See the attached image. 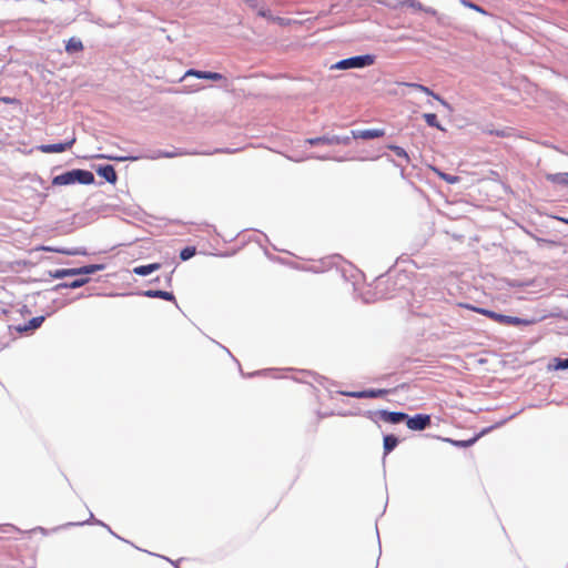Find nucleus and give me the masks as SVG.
<instances>
[{
	"mask_svg": "<svg viewBox=\"0 0 568 568\" xmlns=\"http://www.w3.org/2000/svg\"><path fill=\"white\" fill-rule=\"evenodd\" d=\"M94 175L91 171L83 169H72L65 171L59 175H55L52 179V185L62 186V185H72L75 183L90 185L94 183Z\"/></svg>",
	"mask_w": 568,
	"mask_h": 568,
	"instance_id": "1",
	"label": "nucleus"
},
{
	"mask_svg": "<svg viewBox=\"0 0 568 568\" xmlns=\"http://www.w3.org/2000/svg\"><path fill=\"white\" fill-rule=\"evenodd\" d=\"M375 62L374 54H361L354 55L346 59H342L334 63L332 70H351V69H364L372 65Z\"/></svg>",
	"mask_w": 568,
	"mask_h": 568,
	"instance_id": "2",
	"label": "nucleus"
},
{
	"mask_svg": "<svg viewBox=\"0 0 568 568\" xmlns=\"http://www.w3.org/2000/svg\"><path fill=\"white\" fill-rule=\"evenodd\" d=\"M363 415L375 424L383 420L392 425L404 423L407 417V414L404 412H390L387 409L366 410Z\"/></svg>",
	"mask_w": 568,
	"mask_h": 568,
	"instance_id": "3",
	"label": "nucleus"
},
{
	"mask_svg": "<svg viewBox=\"0 0 568 568\" xmlns=\"http://www.w3.org/2000/svg\"><path fill=\"white\" fill-rule=\"evenodd\" d=\"M105 268L104 264H89L73 268H58L50 271V276L53 278H64L70 276L90 275Z\"/></svg>",
	"mask_w": 568,
	"mask_h": 568,
	"instance_id": "4",
	"label": "nucleus"
},
{
	"mask_svg": "<svg viewBox=\"0 0 568 568\" xmlns=\"http://www.w3.org/2000/svg\"><path fill=\"white\" fill-rule=\"evenodd\" d=\"M473 310L479 314H483V315L496 321L499 324L515 325V326L530 324V321L520 318L517 316L504 315V314H499L494 311L481 308V307H473Z\"/></svg>",
	"mask_w": 568,
	"mask_h": 568,
	"instance_id": "5",
	"label": "nucleus"
},
{
	"mask_svg": "<svg viewBox=\"0 0 568 568\" xmlns=\"http://www.w3.org/2000/svg\"><path fill=\"white\" fill-rule=\"evenodd\" d=\"M305 143L317 146V145H348L351 143V136L345 135H336V134H325L317 138H310L305 140Z\"/></svg>",
	"mask_w": 568,
	"mask_h": 568,
	"instance_id": "6",
	"label": "nucleus"
},
{
	"mask_svg": "<svg viewBox=\"0 0 568 568\" xmlns=\"http://www.w3.org/2000/svg\"><path fill=\"white\" fill-rule=\"evenodd\" d=\"M404 423L410 430H424L432 424L430 415L427 414H416L414 416H409L405 418Z\"/></svg>",
	"mask_w": 568,
	"mask_h": 568,
	"instance_id": "7",
	"label": "nucleus"
},
{
	"mask_svg": "<svg viewBox=\"0 0 568 568\" xmlns=\"http://www.w3.org/2000/svg\"><path fill=\"white\" fill-rule=\"evenodd\" d=\"M77 139L73 135L70 140L53 144H41L38 150L42 153H61L72 148Z\"/></svg>",
	"mask_w": 568,
	"mask_h": 568,
	"instance_id": "8",
	"label": "nucleus"
},
{
	"mask_svg": "<svg viewBox=\"0 0 568 568\" xmlns=\"http://www.w3.org/2000/svg\"><path fill=\"white\" fill-rule=\"evenodd\" d=\"M388 393L387 389H364V390H353V392H339V394L353 397V398H378L383 397Z\"/></svg>",
	"mask_w": 568,
	"mask_h": 568,
	"instance_id": "9",
	"label": "nucleus"
},
{
	"mask_svg": "<svg viewBox=\"0 0 568 568\" xmlns=\"http://www.w3.org/2000/svg\"><path fill=\"white\" fill-rule=\"evenodd\" d=\"M351 134H352L351 140L352 139L373 140V139L384 136L385 130H383V129L352 130Z\"/></svg>",
	"mask_w": 568,
	"mask_h": 568,
	"instance_id": "10",
	"label": "nucleus"
},
{
	"mask_svg": "<svg viewBox=\"0 0 568 568\" xmlns=\"http://www.w3.org/2000/svg\"><path fill=\"white\" fill-rule=\"evenodd\" d=\"M99 176L103 178L106 182L114 184L118 181L115 169L111 164H102L95 168Z\"/></svg>",
	"mask_w": 568,
	"mask_h": 568,
	"instance_id": "11",
	"label": "nucleus"
},
{
	"mask_svg": "<svg viewBox=\"0 0 568 568\" xmlns=\"http://www.w3.org/2000/svg\"><path fill=\"white\" fill-rule=\"evenodd\" d=\"M193 75L199 79H205V80H212V81H220L223 79V75L217 72L212 71H200L195 69H190L185 72V77Z\"/></svg>",
	"mask_w": 568,
	"mask_h": 568,
	"instance_id": "12",
	"label": "nucleus"
},
{
	"mask_svg": "<svg viewBox=\"0 0 568 568\" xmlns=\"http://www.w3.org/2000/svg\"><path fill=\"white\" fill-rule=\"evenodd\" d=\"M145 297L150 298H162L165 301L176 303L175 296L172 292L162 291V290H146L141 293Z\"/></svg>",
	"mask_w": 568,
	"mask_h": 568,
	"instance_id": "13",
	"label": "nucleus"
},
{
	"mask_svg": "<svg viewBox=\"0 0 568 568\" xmlns=\"http://www.w3.org/2000/svg\"><path fill=\"white\" fill-rule=\"evenodd\" d=\"M89 282H90L89 277H79V278H75V280H73L71 282H62V283L57 284L53 287V291L58 292V291L63 290V288L75 290V288H80V287L84 286Z\"/></svg>",
	"mask_w": 568,
	"mask_h": 568,
	"instance_id": "14",
	"label": "nucleus"
},
{
	"mask_svg": "<svg viewBox=\"0 0 568 568\" xmlns=\"http://www.w3.org/2000/svg\"><path fill=\"white\" fill-rule=\"evenodd\" d=\"M185 154H197V152H186V151H181V150H174V151H162V150H159V151H155L152 155H150L149 158L150 159H160V158H168V159H172V158H175V156H181V155H185Z\"/></svg>",
	"mask_w": 568,
	"mask_h": 568,
	"instance_id": "15",
	"label": "nucleus"
},
{
	"mask_svg": "<svg viewBox=\"0 0 568 568\" xmlns=\"http://www.w3.org/2000/svg\"><path fill=\"white\" fill-rule=\"evenodd\" d=\"M161 264L160 263H151L145 265H139L133 268V273L139 276H148L152 274L153 272L160 270Z\"/></svg>",
	"mask_w": 568,
	"mask_h": 568,
	"instance_id": "16",
	"label": "nucleus"
},
{
	"mask_svg": "<svg viewBox=\"0 0 568 568\" xmlns=\"http://www.w3.org/2000/svg\"><path fill=\"white\" fill-rule=\"evenodd\" d=\"M43 322H44V316H36V317H32L31 320H29V322L26 323L24 325L18 326L17 329L21 333L34 331V329L39 328Z\"/></svg>",
	"mask_w": 568,
	"mask_h": 568,
	"instance_id": "17",
	"label": "nucleus"
},
{
	"mask_svg": "<svg viewBox=\"0 0 568 568\" xmlns=\"http://www.w3.org/2000/svg\"><path fill=\"white\" fill-rule=\"evenodd\" d=\"M546 180L558 184L561 186H568V172H560V173H547L545 175Z\"/></svg>",
	"mask_w": 568,
	"mask_h": 568,
	"instance_id": "18",
	"label": "nucleus"
},
{
	"mask_svg": "<svg viewBox=\"0 0 568 568\" xmlns=\"http://www.w3.org/2000/svg\"><path fill=\"white\" fill-rule=\"evenodd\" d=\"M398 443H399V440L395 435H393V434L384 435V437H383L384 455L386 456L389 453H392L397 447Z\"/></svg>",
	"mask_w": 568,
	"mask_h": 568,
	"instance_id": "19",
	"label": "nucleus"
},
{
	"mask_svg": "<svg viewBox=\"0 0 568 568\" xmlns=\"http://www.w3.org/2000/svg\"><path fill=\"white\" fill-rule=\"evenodd\" d=\"M83 50V43L79 38L72 37L65 43V51L69 54H74Z\"/></svg>",
	"mask_w": 568,
	"mask_h": 568,
	"instance_id": "20",
	"label": "nucleus"
},
{
	"mask_svg": "<svg viewBox=\"0 0 568 568\" xmlns=\"http://www.w3.org/2000/svg\"><path fill=\"white\" fill-rule=\"evenodd\" d=\"M43 250L47 252H55V253H61V254L70 255V256L85 254V251L81 250V248H55V247L47 246V247H43Z\"/></svg>",
	"mask_w": 568,
	"mask_h": 568,
	"instance_id": "21",
	"label": "nucleus"
},
{
	"mask_svg": "<svg viewBox=\"0 0 568 568\" xmlns=\"http://www.w3.org/2000/svg\"><path fill=\"white\" fill-rule=\"evenodd\" d=\"M423 119L425 120L428 126L436 128L440 131L444 130V128L438 122L437 115L435 113H424Z\"/></svg>",
	"mask_w": 568,
	"mask_h": 568,
	"instance_id": "22",
	"label": "nucleus"
},
{
	"mask_svg": "<svg viewBox=\"0 0 568 568\" xmlns=\"http://www.w3.org/2000/svg\"><path fill=\"white\" fill-rule=\"evenodd\" d=\"M550 368H554L555 371H565L568 369V357L561 358V357H555L551 361V364L549 365Z\"/></svg>",
	"mask_w": 568,
	"mask_h": 568,
	"instance_id": "23",
	"label": "nucleus"
},
{
	"mask_svg": "<svg viewBox=\"0 0 568 568\" xmlns=\"http://www.w3.org/2000/svg\"><path fill=\"white\" fill-rule=\"evenodd\" d=\"M95 158L98 159H106L110 161H118V162H124V161H136L140 159V156H118V155H106V154H99Z\"/></svg>",
	"mask_w": 568,
	"mask_h": 568,
	"instance_id": "24",
	"label": "nucleus"
},
{
	"mask_svg": "<svg viewBox=\"0 0 568 568\" xmlns=\"http://www.w3.org/2000/svg\"><path fill=\"white\" fill-rule=\"evenodd\" d=\"M446 440L452 443L456 447L467 448V447L473 446L478 440V436H474L466 440H454V439H446Z\"/></svg>",
	"mask_w": 568,
	"mask_h": 568,
	"instance_id": "25",
	"label": "nucleus"
},
{
	"mask_svg": "<svg viewBox=\"0 0 568 568\" xmlns=\"http://www.w3.org/2000/svg\"><path fill=\"white\" fill-rule=\"evenodd\" d=\"M387 149L393 151L398 158L405 160V162H407V163L409 162V155L405 151V149H403L402 146H398L395 144H388Z\"/></svg>",
	"mask_w": 568,
	"mask_h": 568,
	"instance_id": "26",
	"label": "nucleus"
},
{
	"mask_svg": "<svg viewBox=\"0 0 568 568\" xmlns=\"http://www.w3.org/2000/svg\"><path fill=\"white\" fill-rule=\"evenodd\" d=\"M418 91H422V92L426 93L427 95H432L435 100L439 101L444 106H446L447 109H450V105L448 104V102H446L444 99H442L438 94L434 93L429 88L420 84V87H418Z\"/></svg>",
	"mask_w": 568,
	"mask_h": 568,
	"instance_id": "27",
	"label": "nucleus"
},
{
	"mask_svg": "<svg viewBox=\"0 0 568 568\" xmlns=\"http://www.w3.org/2000/svg\"><path fill=\"white\" fill-rule=\"evenodd\" d=\"M196 254V247L195 246H185L180 252V258L182 261H187L192 258Z\"/></svg>",
	"mask_w": 568,
	"mask_h": 568,
	"instance_id": "28",
	"label": "nucleus"
},
{
	"mask_svg": "<svg viewBox=\"0 0 568 568\" xmlns=\"http://www.w3.org/2000/svg\"><path fill=\"white\" fill-rule=\"evenodd\" d=\"M85 524L101 525V526L105 527L108 530H110V527L108 525H105L104 523H102V521H100L98 519H94L92 513L90 514V518L88 520L80 521V523H69L68 526H78V525H85Z\"/></svg>",
	"mask_w": 568,
	"mask_h": 568,
	"instance_id": "29",
	"label": "nucleus"
},
{
	"mask_svg": "<svg viewBox=\"0 0 568 568\" xmlns=\"http://www.w3.org/2000/svg\"><path fill=\"white\" fill-rule=\"evenodd\" d=\"M439 176L447 183L449 184H455L459 181V176L457 175H452V174H448V173H439Z\"/></svg>",
	"mask_w": 568,
	"mask_h": 568,
	"instance_id": "30",
	"label": "nucleus"
},
{
	"mask_svg": "<svg viewBox=\"0 0 568 568\" xmlns=\"http://www.w3.org/2000/svg\"><path fill=\"white\" fill-rule=\"evenodd\" d=\"M505 422L506 420H501V422L497 423L496 425L486 427V428L481 429V432L479 434H477L476 436H478V439H479L481 436L488 434L491 429L501 426Z\"/></svg>",
	"mask_w": 568,
	"mask_h": 568,
	"instance_id": "31",
	"label": "nucleus"
},
{
	"mask_svg": "<svg viewBox=\"0 0 568 568\" xmlns=\"http://www.w3.org/2000/svg\"><path fill=\"white\" fill-rule=\"evenodd\" d=\"M463 3L466 7L471 8L474 10L478 11V12L486 13V11L481 7L477 6L476 3L469 2L467 0H463Z\"/></svg>",
	"mask_w": 568,
	"mask_h": 568,
	"instance_id": "32",
	"label": "nucleus"
},
{
	"mask_svg": "<svg viewBox=\"0 0 568 568\" xmlns=\"http://www.w3.org/2000/svg\"><path fill=\"white\" fill-rule=\"evenodd\" d=\"M8 528H11V529H14L17 531H21L19 528H17L16 526L13 525H9V524H6V525H0V530L3 531V532H7V529Z\"/></svg>",
	"mask_w": 568,
	"mask_h": 568,
	"instance_id": "33",
	"label": "nucleus"
},
{
	"mask_svg": "<svg viewBox=\"0 0 568 568\" xmlns=\"http://www.w3.org/2000/svg\"><path fill=\"white\" fill-rule=\"evenodd\" d=\"M310 158L316 159V160H322V161L331 159L328 155H325V154H323V155H321V154H312V155H310Z\"/></svg>",
	"mask_w": 568,
	"mask_h": 568,
	"instance_id": "34",
	"label": "nucleus"
},
{
	"mask_svg": "<svg viewBox=\"0 0 568 568\" xmlns=\"http://www.w3.org/2000/svg\"><path fill=\"white\" fill-rule=\"evenodd\" d=\"M246 4H248L251 8L257 7V0H243Z\"/></svg>",
	"mask_w": 568,
	"mask_h": 568,
	"instance_id": "35",
	"label": "nucleus"
},
{
	"mask_svg": "<svg viewBox=\"0 0 568 568\" xmlns=\"http://www.w3.org/2000/svg\"><path fill=\"white\" fill-rule=\"evenodd\" d=\"M405 85L409 87V88H413L415 90H418V87H420L419 83H405Z\"/></svg>",
	"mask_w": 568,
	"mask_h": 568,
	"instance_id": "36",
	"label": "nucleus"
},
{
	"mask_svg": "<svg viewBox=\"0 0 568 568\" xmlns=\"http://www.w3.org/2000/svg\"><path fill=\"white\" fill-rule=\"evenodd\" d=\"M36 530H39V531H41L42 534H45V532H47V530H45L43 527H37V528L32 529L31 531H36Z\"/></svg>",
	"mask_w": 568,
	"mask_h": 568,
	"instance_id": "37",
	"label": "nucleus"
},
{
	"mask_svg": "<svg viewBox=\"0 0 568 568\" xmlns=\"http://www.w3.org/2000/svg\"><path fill=\"white\" fill-rule=\"evenodd\" d=\"M258 16L267 17V11L262 9V10L258 11Z\"/></svg>",
	"mask_w": 568,
	"mask_h": 568,
	"instance_id": "38",
	"label": "nucleus"
},
{
	"mask_svg": "<svg viewBox=\"0 0 568 568\" xmlns=\"http://www.w3.org/2000/svg\"><path fill=\"white\" fill-rule=\"evenodd\" d=\"M265 372L266 371H257L255 373L248 374V376L261 375V374H264Z\"/></svg>",
	"mask_w": 568,
	"mask_h": 568,
	"instance_id": "39",
	"label": "nucleus"
},
{
	"mask_svg": "<svg viewBox=\"0 0 568 568\" xmlns=\"http://www.w3.org/2000/svg\"><path fill=\"white\" fill-rule=\"evenodd\" d=\"M171 280H172L171 275H168V276H166V284H168V285H170V284H171Z\"/></svg>",
	"mask_w": 568,
	"mask_h": 568,
	"instance_id": "40",
	"label": "nucleus"
},
{
	"mask_svg": "<svg viewBox=\"0 0 568 568\" xmlns=\"http://www.w3.org/2000/svg\"><path fill=\"white\" fill-rule=\"evenodd\" d=\"M112 535L115 536V538H119V535H115L111 529L109 530Z\"/></svg>",
	"mask_w": 568,
	"mask_h": 568,
	"instance_id": "41",
	"label": "nucleus"
},
{
	"mask_svg": "<svg viewBox=\"0 0 568 568\" xmlns=\"http://www.w3.org/2000/svg\"><path fill=\"white\" fill-rule=\"evenodd\" d=\"M562 221H564L566 224H568V219H562Z\"/></svg>",
	"mask_w": 568,
	"mask_h": 568,
	"instance_id": "42",
	"label": "nucleus"
}]
</instances>
